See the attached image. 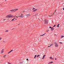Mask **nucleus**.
Wrapping results in <instances>:
<instances>
[{"mask_svg": "<svg viewBox=\"0 0 64 64\" xmlns=\"http://www.w3.org/2000/svg\"><path fill=\"white\" fill-rule=\"evenodd\" d=\"M52 45H53V44H52L50 45V46H52Z\"/></svg>", "mask_w": 64, "mask_h": 64, "instance_id": "c85d7f7f", "label": "nucleus"}, {"mask_svg": "<svg viewBox=\"0 0 64 64\" xmlns=\"http://www.w3.org/2000/svg\"><path fill=\"white\" fill-rule=\"evenodd\" d=\"M6 56V55H5V56H3V57H5V56Z\"/></svg>", "mask_w": 64, "mask_h": 64, "instance_id": "b1692460", "label": "nucleus"}, {"mask_svg": "<svg viewBox=\"0 0 64 64\" xmlns=\"http://www.w3.org/2000/svg\"><path fill=\"white\" fill-rule=\"evenodd\" d=\"M5 1H6V0Z\"/></svg>", "mask_w": 64, "mask_h": 64, "instance_id": "a19ab883", "label": "nucleus"}, {"mask_svg": "<svg viewBox=\"0 0 64 64\" xmlns=\"http://www.w3.org/2000/svg\"><path fill=\"white\" fill-rule=\"evenodd\" d=\"M50 58L51 59H52V60H54V58H52V57H50Z\"/></svg>", "mask_w": 64, "mask_h": 64, "instance_id": "1a4fd4ad", "label": "nucleus"}, {"mask_svg": "<svg viewBox=\"0 0 64 64\" xmlns=\"http://www.w3.org/2000/svg\"><path fill=\"white\" fill-rule=\"evenodd\" d=\"M2 39V38H0V41Z\"/></svg>", "mask_w": 64, "mask_h": 64, "instance_id": "412c9836", "label": "nucleus"}, {"mask_svg": "<svg viewBox=\"0 0 64 64\" xmlns=\"http://www.w3.org/2000/svg\"><path fill=\"white\" fill-rule=\"evenodd\" d=\"M48 63V64H51V62H49Z\"/></svg>", "mask_w": 64, "mask_h": 64, "instance_id": "2f4dec72", "label": "nucleus"}, {"mask_svg": "<svg viewBox=\"0 0 64 64\" xmlns=\"http://www.w3.org/2000/svg\"><path fill=\"white\" fill-rule=\"evenodd\" d=\"M55 12H56V10H55Z\"/></svg>", "mask_w": 64, "mask_h": 64, "instance_id": "49530a36", "label": "nucleus"}, {"mask_svg": "<svg viewBox=\"0 0 64 64\" xmlns=\"http://www.w3.org/2000/svg\"><path fill=\"white\" fill-rule=\"evenodd\" d=\"M55 60H57V59H56V58H55Z\"/></svg>", "mask_w": 64, "mask_h": 64, "instance_id": "473e14b6", "label": "nucleus"}, {"mask_svg": "<svg viewBox=\"0 0 64 64\" xmlns=\"http://www.w3.org/2000/svg\"><path fill=\"white\" fill-rule=\"evenodd\" d=\"M35 8H33L32 9L33 10H34V9H35Z\"/></svg>", "mask_w": 64, "mask_h": 64, "instance_id": "4be33fe9", "label": "nucleus"}, {"mask_svg": "<svg viewBox=\"0 0 64 64\" xmlns=\"http://www.w3.org/2000/svg\"><path fill=\"white\" fill-rule=\"evenodd\" d=\"M55 46L56 47H58V46H59L58 45V44H57V42H55Z\"/></svg>", "mask_w": 64, "mask_h": 64, "instance_id": "20e7f679", "label": "nucleus"}, {"mask_svg": "<svg viewBox=\"0 0 64 64\" xmlns=\"http://www.w3.org/2000/svg\"><path fill=\"white\" fill-rule=\"evenodd\" d=\"M50 16H49V17H50Z\"/></svg>", "mask_w": 64, "mask_h": 64, "instance_id": "4c0bfd02", "label": "nucleus"}, {"mask_svg": "<svg viewBox=\"0 0 64 64\" xmlns=\"http://www.w3.org/2000/svg\"><path fill=\"white\" fill-rule=\"evenodd\" d=\"M6 20L5 19H4V21H5V20Z\"/></svg>", "mask_w": 64, "mask_h": 64, "instance_id": "72a5a7b5", "label": "nucleus"}, {"mask_svg": "<svg viewBox=\"0 0 64 64\" xmlns=\"http://www.w3.org/2000/svg\"><path fill=\"white\" fill-rule=\"evenodd\" d=\"M26 59L28 61V60H29V59H28V58Z\"/></svg>", "mask_w": 64, "mask_h": 64, "instance_id": "a878e982", "label": "nucleus"}, {"mask_svg": "<svg viewBox=\"0 0 64 64\" xmlns=\"http://www.w3.org/2000/svg\"><path fill=\"white\" fill-rule=\"evenodd\" d=\"M59 25H60V24H58L57 26V27H59Z\"/></svg>", "mask_w": 64, "mask_h": 64, "instance_id": "f8f14e48", "label": "nucleus"}, {"mask_svg": "<svg viewBox=\"0 0 64 64\" xmlns=\"http://www.w3.org/2000/svg\"><path fill=\"white\" fill-rule=\"evenodd\" d=\"M48 20L46 19H45L44 23L45 24H48Z\"/></svg>", "mask_w": 64, "mask_h": 64, "instance_id": "7ed1b4c3", "label": "nucleus"}, {"mask_svg": "<svg viewBox=\"0 0 64 64\" xmlns=\"http://www.w3.org/2000/svg\"><path fill=\"white\" fill-rule=\"evenodd\" d=\"M49 31V30H48L46 32H48Z\"/></svg>", "mask_w": 64, "mask_h": 64, "instance_id": "f3484780", "label": "nucleus"}, {"mask_svg": "<svg viewBox=\"0 0 64 64\" xmlns=\"http://www.w3.org/2000/svg\"><path fill=\"white\" fill-rule=\"evenodd\" d=\"M14 29V28H13V29H12V30Z\"/></svg>", "mask_w": 64, "mask_h": 64, "instance_id": "58836bf2", "label": "nucleus"}, {"mask_svg": "<svg viewBox=\"0 0 64 64\" xmlns=\"http://www.w3.org/2000/svg\"><path fill=\"white\" fill-rule=\"evenodd\" d=\"M55 13H54L53 14H54H54Z\"/></svg>", "mask_w": 64, "mask_h": 64, "instance_id": "ea45409f", "label": "nucleus"}, {"mask_svg": "<svg viewBox=\"0 0 64 64\" xmlns=\"http://www.w3.org/2000/svg\"><path fill=\"white\" fill-rule=\"evenodd\" d=\"M30 14H28L26 16V17H29V16H30Z\"/></svg>", "mask_w": 64, "mask_h": 64, "instance_id": "6e6552de", "label": "nucleus"}, {"mask_svg": "<svg viewBox=\"0 0 64 64\" xmlns=\"http://www.w3.org/2000/svg\"><path fill=\"white\" fill-rule=\"evenodd\" d=\"M51 47V46H48V47Z\"/></svg>", "mask_w": 64, "mask_h": 64, "instance_id": "c9c22d12", "label": "nucleus"}, {"mask_svg": "<svg viewBox=\"0 0 64 64\" xmlns=\"http://www.w3.org/2000/svg\"><path fill=\"white\" fill-rule=\"evenodd\" d=\"M16 20H17V19H16Z\"/></svg>", "mask_w": 64, "mask_h": 64, "instance_id": "37998d69", "label": "nucleus"}, {"mask_svg": "<svg viewBox=\"0 0 64 64\" xmlns=\"http://www.w3.org/2000/svg\"><path fill=\"white\" fill-rule=\"evenodd\" d=\"M23 62H20V64H23Z\"/></svg>", "mask_w": 64, "mask_h": 64, "instance_id": "aec40b11", "label": "nucleus"}, {"mask_svg": "<svg viewBox=\"0 0 64 64\" xmlns=\"http://www.w3.org/2000/svg\"><path fill=\"white\" fill-rule=\"evenodd\" d=\"M49 28H51V27L50 26V27H49Z\"/></svg>", "mask_w": 64, "mask_h": 64, "instance_id": "c756f323", "label": "nucleus"}, {"mask_svg": "<svg viewBox=\"0 0 64 64\" xmlns=\"http://www.w3.org/2000/svg\"><path fill=\"white\" fill-rule=\"evenodd\" d=\"M63 37H64V36H62L61 38H63Z\"/></svg>", "mask_w": 64, "mask_h": 64, "instance_id": "a211bd4d", "label": "nucleus"}, {"mask_svg": "<svg viewBox=\"0 0 64 64\" xmlns=\"http://www.w3.org/2000/svg\"><path fill=\"white\" fill-rule=\"evenodd\" d=\"M6 32H8V30H6Z\"/></svg>", "mask_w": 64, "mask_h": 64, "instance_id": "5701e85b", "label": "nucleus"}, {"mask_svg": "<svg viewBox=\"0 0 64 64\" xmlns=\"http://www.w3.org/2000/svg\"><path fill=\"white\" fill-rule=\"evenodd\" d=\"M50 62L51 63H53V62L52 61L51 62Z\"/></svg>", "mask_w": 64, "mask_h": 64, "instance_id": "dca6fc26", "label": "nucleus"}, {"mask_svg": "<svg viewBox=\"0 0 64 64\" xmlns=\"http://www.w3.org/2000/svg\"><path fill=\"white\" fill-rule=\"evenodd\" d=\"M20 18H23V16L22 15V14H20Z\"/></svg>", "mask_w": 64, "mask_h": 64, "instance_id": "39448f33", "label": "nucleus"}, {"mask_svg": "<svg viewBox=\"0 0 64 64\" xmlns=\"http://www.w3.org/2000/svg\"><path fill=\"white\" fill-rule=\"evenodd\" d=\"M44 34H43L42 35H41V36H43L44 35Z\"/></svg>", "mask_w": 64, "mask_h": 64, "instance_id": "ddd939ff", "label": "nucleus"}, {"mask_svg": "<svg viewBox=\"0 0 64 64\" xmlns=\"http://www.w3.org/2000/svg\"><path fill=\"white\" fill-rule=\"evenodd\" d=\"M17 17H18V16H17V17H16L17 18Z\"/></svg>", "mask_w": 64, "mask_h": 64, "instance_id": "79ce46f5", "label": "nucleus"}, {"mask_svg": "<svg viewBox=\"0 0 64 64\" xmlns=\"http://www.w3.org/2000/svg\"><path fill=\"white\" fill-rule=\"evenodd\" d=\"M55 26H56V25H55L54 26H53V27H55Z\"/></svg>", "mask_w": 64, "mask_h": 64, "instance_id": "bb28decb", "label": "nucleus"}, {"mask_svg": "<svg viewBox=\"0 0 64 64\" xmlns=\"http://www.w3.org/2000/svg\"><path fill=\"white\" fill-rule=\"evenodd\" d=\"M18 10V9H15L14 10H10V11H12V12H15V11H17Z\"/></svg>", "mask_w": 64, "mask_h": 64, "instance_id": "f03ea898", "label": "nucleus"}, {"mask_svg": "<svg viewBox=\"0 0 64 64\" xmlns=\"http://www.w3.org/2000/svg\"><path fill=\"white\" fill-rule=\"evenodd\" d=\"M39 56H40V55H38L37 56V57H38Z\"/></svg>", "mask_w": 64, "mask_h": 64, "instance_id": "6ab92c4d", "label": "nucleus"}, {"mask_svg": "<svg viewBox=\"0 0 64 64\" xmlns=\"http://www.w3.org/2000/svg\"><path fill=\"white\" fill-rule=\"evenodd\" d=\"M27 63H28V62Z\"/></svg>", "mask_w": 64, "mask_h": 64, "instance_id": "a18cd8bd", "label": "nucleus"}, {"mask_svg": "<svg viewBox=\"0 0 64 64\" xmlns=\"http://www.w3.org/2000/svg\"><path fill=\"white\" fill-rule=\"evenodd\" d=\"M3 53H4V50H3V49H2L1 52V53L2 54Z\"/></svg>", "mask_w": 64, "mask_h": 64, "instance_id": "423d86ee", "label": "nucleus"}, {"mask_svg": "<svg viewBox=\"0 0 64 64\" xmlns=\"http://www.w3.org/2000/svg\"><path fill=\"white\" fill-rule=\"evenodd\" d=\"M19 25V24L18 25Z\"/></svg>", "mask_w": 64, "mask_h": 64, "instance_id": "c03bdc74", "label": "nucleus"}, {"mask_svg": "<svg viewBox=\"0 0 64 64\" xmlns=\"http://www.w3.org/2000/svg\"><path fill=\"white\" fill-rule=\"evenodd\" d=\"M60 44H62V42H60Z\"/></svg>", "mask_w": 64, "mask_h": 64, "instance_id": "cd10ccee", "label": "nucleus"}, {"mask_svg": "<svg viewBox=\"0 0 64 64\" xmlns=\"http://www.w3.org/2000/svg\"><path fill=\"white\" fill-rule=\"evenodd\" d=\"M36 57H37V55H35V57L34 58L35 59H36Z\"/></svg>", "mask_w": 64, "mask_h": 64, "instance_id": "4468645a", "label": "nucleus"}, {"mask_svg": "<svg viewBox=\"0 0 64 64\" xmlns=\"http://www.w3.org/2000/svg\"><path fill=\"white\" fill-rule=\"evenodd\" d=\"M5 42V41H4L3 42Z\"/></svg>", "mask_w": 64, "mask_h": 64, "instance_id": "e433bc0d", "label": "nucleus"}, {"mask_svg": "<svg viewBox=\"0 0 64 64\" xmlns=\"http://www.w3.org/2000/svg\"><path fill=\"white\" fill-rule=\"evenodd\" d=\"M51 30L52 31H53V30H54V28H51Z\"/></svg>", "mask_w": 64, "mask_h": 64, "instance_id": "9b49d317", "label": "nucleus"}, {"mask_svg": "<svg viewBox=\"0 0 64 64\" xmlns=\"http://www.w3.org/2000/svg\"><path fill=\"white\" fill-rule=\"evenodd\" d=\"M45 56H46V55L45 54L43 56V58H42V59H44L45 58Z\"/></svg>", "mask_w": 64, "mask_h": 64, "instance_id": "0eeeda50", "label": "nucleus"}, {"mask_svg": "<svg viewBox=\"0 0 64 64\" xmlns=\"http://www.w3.org/2000/svg\"><path fill=\"white\" fill-rule=\"evenodd\" d=\"M63 10H64V8H63Z\"/></svg>", "mask_w": 64, "mask_h": 64, "instance_id": "f704fd0d", "label": "nucleus"}, {"mask_svg": "<svg viewBox=\"0 0 64 64\" xmlns=\"http://www.w3.org/2000/svg\"><path fill=\"white\" fill-rule=\"evenodd\" d=\"M37 10V9H36L35 10H33V12H35V11H36Z\"/></svg>", "mask_w": 64, "mask_h": 64, "instance_id": "9d476101", "label": "nucleus"}, {"mask_svg": "<svg viewBox=\"0 0 64 64\" xmlns=\"http://www.w3.org/2000/svg\"><path fill=\"white\" fill-rule=\"evenodd\" d=\"M12 51H13V50H11L10 51V52H12Z\"/></svg>", "mask_w": 64, "mask_h": 64, "instance_id": "7c9ffc66", "label": "nucleus"}, {"mask_svg": "<svg viewBox=\"0 0 64 64\" xmlns=\"http://www.w3.org/2000/svg\"><path fill=\"white\" fill-rule=\"evenodd\" d=\"M12 15V14H10L9 15H8L6 16L7 17H8L9 18H11V17H13V16Z\"/></svg>", "mask_w": 64, "mask_h": 64, "instance_id": "f257e3e1", "label": "nucleus"}, {"mask_svg": "<svg viewBox=\"0 0 64 64\" xmlns=\"http://www.w3.org/2000/svg\"><path fill=\"white\" fill-rule=\"evenodd\" d=\"M14 19H15V18H14L12 20V21H13V20H14Z\"/></svg>", "mask_w": 64, "mask_h": 64, "instance_id": "2eb2a0df", "label": "nucleus"}, {"mask_svg": "<svg viewBox=\"0 0 64 64\" xmlns=\"http://www.w3.org/2000/svg\"><path fill=\"white\" fill-rule=\"evenodd\" d=\"M10 52H11L10 51L8 53V54L10 53Z\"/></svg>", "mask_w": 64, "mask_h": 64, "instance_id": "393cba45", "label": "nucleus"}]
</instances>
